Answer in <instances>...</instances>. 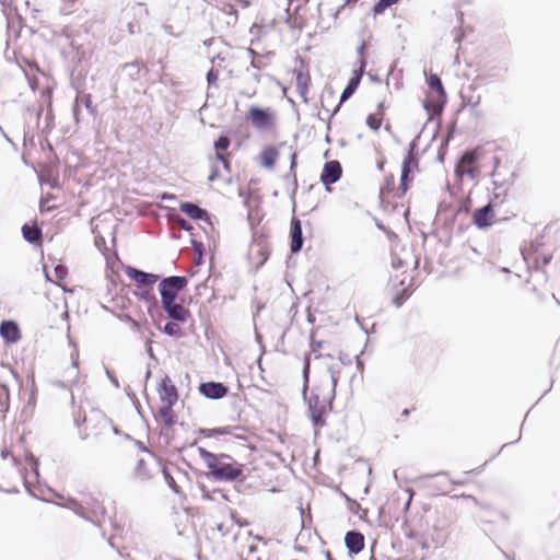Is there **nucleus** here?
I'll list each match as a JSON object with an SVG mask.
<instances>
[{
	"label": "nucleus",
	"mask_w": 560,
	"mask_h": 560,
	"mask_svg": "<svg viewBox=\"0 0 560 560\" xmlns=\"http://www.w3.org/2000/svg\"><path fill=\"white\" fill-rule=\"evenodd\" d=\"M310 358L306 357L303 365V397L307 402L310 418L316 428L326 425V415L332 409V400L335 399L334 389L327 385H317L307 396L308 377H310Z\"/></svg>",
	"instance_id": "1"
},
{
	"label": "nucleus",
	"mask_w": 560,
	"mask_h": 560,
	"mask_svg": "<svg viewBox=\"0 0 560 560\" xmlns=\"http://www.w3.org/2000/svg\"><path fill=\"white\" fill-rule=\"evenodd\" d=\"M198 453L209 469L208 476L213 480L233 482L244 477V465L229 454H214L203 447H198Z\"/></svg>",
	"instance_id": "2"
},
{
	"label": "nucleus",
	"mask_w": 560,
	"mask_h": 560,
	"mask_svg": "<svg viewBox=\"0 0 560 560\" xmlns=\"http://www.w3.org/2000/svg\"><path fill=\"white\" fill-rule=\"evenodd\" d=\"M428 85L436 95L435 97L429 95V100L423 103V107L430 115H440L446 103V92L440 77L435 73L431 74L428 79Z\"/></svg>",
	"instance_id": "3"
},
{
	"label": "nucleus",
	"mask_w": 560,
	"mask_h": 560,
	"mask_svg": "<svg viewBox=\"0 0 560 560\" xmlns=\"http://www.w3.org/2000/svg\"><path fill=\"white\" fill-rule=\"evenodd\" d=\"M188 284V279L184 276H171L163 278L159 283V292L161 295V303L174 302L180 291Z\"/></svg>",
	"instance_id": "4"
},
{
	"label": "nucleus",
	"mask_w": 560,
	"mask_h": 560,
	"mask_svg": "<svg viewBox=\"0 0 560 560\" xmlns=\"http://www.w3.org/2000/svg\"><path fill=\"white\" fill-rule=\"evenodd\" d=\"M419 479L431 495L445 494L452 490L451 479L446 471L423 475Z\"/></svg>",
	"instance_id": "5"
},
{
	"label": "nucleus",
	"mask_w": 560,
	"mask_h": 560,
	"mask_svg": "<svg viewBox=\"0 0 560 560\" xmlns=\"http://www.w3.org/2000/svg\"><path fill=\"white\" fill-rule=\"evenodd\" d=\"M419 136H417L410 143L408 153L405 156L401 165V176H400V185L399 188L401 192L405 194L408 189V182L410 180V174L418 170V159H417V140Z\"/></svg>",
	"instance_id": "6"
},
{
	"label": "nucleus",
	"mask_w": 560,
	"mask_h": 560,
	"mask_svg": "<svg viewBox=\"0 0 560 560\" xmlns=\"http://www.w3.org/2000/svg\"><path fill=\"white\" fill-rule=\"evenodd\" d=\"M248 119L257 129H268L272 125V114L267 108L252 106L248 112Z\"/></svg>",
	"instance_id": "7"
},
{
	"label": "nucleus",
	"mask_w": 560,
	"mask_h": 560,
	"mask_svg": "<svg viewBox=\"0 0 560 560\" xmlns=\"http://www.w3.org/2000/svg\"><path fill=\"white\" fill-rule=\"evenodd\" d=\"M342 175V168L337 160L326 162L320 174V180L325 186L337 183Z\"/></svg>",
	"instance_id": "8"
},
{
	"label": "nucleus",
	"mask_w": 560,
	"mask_h": 560,
	"mask_svg": "<svg viewBox=\"0 0 560 560\" xmlns=\"http://www.w3.org/2000/svg\"><path fill=\"white\" fill-rule=\"evenodd\" d=\"M125 272L131 280L143 288H152V285L159 280L158 275L149 273L131 266H128L125 269Z\"/></svg>",
	"instance_id": "9"
},
{
	"label": "nucleus",
	"mask_w": 560,
	"mask_h": 560,
	"mask_svg": "<svg viewBox=\"0 0 560 560\" xmlns=\"http://www.w3.org/2000/svg\"><path fill=\"white\" fill-rule=\"evenodd\" d=\"M493 162H494V170H493L491 176L494 178L492 184H493V188H494L495 192L493 194V198L491 199V202L498 203V202H503V198L506 194L508 188L512 184V182L499 180L497 178L499 176V172L497 171V168L500 164V159L498 156H494Z\"/></svg>",
	"instance_id": "10"
},
{
	"label": "nucleus",
	"mask_w": 560,
	"mask_h": 560,
	"mask_svg": "<svg viewBox=\"0 0 560 560\" xmlns=\"http://www.w3.org/2000/svg\"><path fill=\"white\" fill-rule=\"evenodd\" d=\"M161 307L174 322L185 323L190 316V312L176 301L161 303Z\"/></svg>",
	"instance_id": "11"
},
{
	"label": "nucleus",
	"mask_w": 560,
	"mask_h": 560,
	"mask_svg": "<svg viewBox=\"0 0 560 560\" xmlns=\"http://www.w3.org/2000/svg\"><path fill=\"white\" fill-rule=\"evenodd\" d=\"M199 392L205 397L214 400L223 398L228 394L229 388L223 383L205 382L199 385Z\"/></svg>",
	"instance_id": "12"
},
{
	"label": "nucleus",
	"mask_w": 560,
	"mask_h": 560,
	"mask_svg": "<svg viewBox=\"0 0 560 560\" xmlns=\"http://www.w3.org/2000/svg\"><path fill=\"white\" fill-rule=\"evenodd\" d=\"M493 217L492 202L490 201L488 205L475 210L472 222L478 229H487L492 225Z\"/></svg>",
	"instance_id": "13"
},
{
	"label": "nucleus",
	"mask_w": 560,
	"mask_h": 560,
	"mask_svg": "<svg viewBox=\"0 0 560 560\" xmlns=\"http://www.w3.org/2000/svg\"><path fill=\"white\" fill-rule=\"evenodd\" d=\"M160 399L170 405L174 406L178 400V393L176 386L172 383L168 376H165L159 387Z\"/></svg>",
	"instance_id": "14"
},
{
	"label": "nucleus",
	"mask_w": 560,
	"mask_h": 560,
	"mask_svg": "<svg viewBox=\"0 0 560 560\" xmlns=\"http://www.w3.org/2000/svg\"><path fill=\"white\" fill-rule=\"evenodd\" d=\"M365 67L366 61L363 58H361L360 68L354 72V75L348 81V84L346 85L345 90L341 93L340 104L349 100L354 94L360 84Z\"/></svg>",
	"instance_id": "15"
},
{
	"label": "nucleus",
	"mask_w": 560,
	"mask_h": 560,
	"mask_svg": "<svg viewBox=\"0 0 560 560\" xmlns=\"http://www.w3.org/2000/svg\"><path fill=\"white\" fill-rule=\"evenodd\" d=\"M0 336L7 343H16L21 339V330L14 320H2Z\"/></svg>",
	"instance_id": "16"
},
{
	"label": "nucleus",
	"mask_w": 560,
	"mask_h": 560,
	"mask_svg": "<svg viewBox=\"0 0 560 560\" xmlns=\"http://www.w3.org/2000/svg\"><path fill=\"white\" fill-rule=\"evenodd\" d=\"M290 238L291 253L298 254L303 247L304 240L301 221L296 218H293L291 221Z\"/></svg>",
	"instance_id": "17"
},
{
	"label": "nucleus",
	"mask_w": 560,
	"mask_h": 560,
	"mask_svg": "<svg viewBox=\"0 0 560 560\" xmlns=\"http://www.w3.org/2000/svg\"><path fill=\"white\" fill-rule=\"evenodd\" d=\"M345 544L350 553L358 555L364 548V536L357 530H349L345 536Z\"/></svg>",
	"instance_id": "18"
},
{
	"label": "nucleus",
	"mask_w": 560,
	"mask_h": 560,
	"mask_svg": "<svg viewBox=\"0 0 560 560\" xmlns=\"http://www.w3.org/2000/svg\"><path fill=\"white\" fill-rule=\"evenodd\" d=\"M179 209L182 212H184L194 220H201L210 223V218L207 210L200 208L198 205L194 202H182Z\"/></svg>",
	"instance_id": "19"
},
{
	"label": "nucleus",
	"mask_w": 560,
	"mask_h": 560,
	"mask_svg": "<svg viewBox=\"0 0 560 560\" xmlns=\"http://www.w3.org/2000/svg\"><path fill=\"white\" fill-rule=\"evenodd\" d=\"M137 295L140 300L148 303V312L152 317L154 316V312H160L159 302L152 288H142Z\"/></svg>",
	"instance_id": "20"
},
{
	"label": "nucleus",
	"mask_w": 560,
	"mask_h": 560,
	"mask_svg": "<svg viewBox=\"0 0 560 560\" xmlns=\"http://www.w3.org/2000/svg\"><path fill=\"white\" fill-rule=\"evenodd\" d=\"M22 235H23V238L26 242H28L30 244L38 245L42 242L43 233H42V230L39 226L30 225V224L25 223L22 226Z\"/></svg>",
	"instance_id": "21"
},
{
	"label": "nucleus",
	"mask_w": 560,
	"mask_h": 560,
	"mask_svg": "<svg viewBox=\"0 0 560 560\" xmlns=\"http://www.w3.org/2000/svg\"><path fill=\"white\" fill-rule=\"evenodd\" d=\"M163 477L167 486L172 489V491L176 494L180 493L179 487L177 485L175 474L178 476H185V474L177 467L168 468L163 467L162 469Z\"/></svg>",
	"instance_id": "22"
},
{
	"label": "nucleus",
	"mask_w": 560,
	"mask_h": 560,
	"mask_svg": "<svg viewBox=\"0 0 560 560\" xmlns=\"http://www.w3.org/2000/svg\"><path fill=\"white\" fill-rule=\"evenodd\" d=\"M294 74L296 80V91L299 95L303 98V101L306 103L310 75L308 73H304L302 70H294Z\"/></svg>",
	"instance_id": "23"
},
{
	"label": "nucleus",
	"mask_w": 560,
	"mask_h": 560,
	"mask_svg": "<svg viewBox=\"0 0 560 560\" xmlns=\"http://www.w3.org/2000/svg\"><path fill=\"white\" fill-rule=\"evenodd\" d=\"M79 102L83 103V105L85 106V108L88 109V112L91 115H93V116L96 115L97 109H96V107L92 103L91 94H84L81 97H79V96L77 97L75 104L73 106V116H74L77 121H79V113H80Z\"/></svg>",
	"instance_id": "24"
},
{
	"label": "nucleus",
	"mask_w": 560,
	"mask_h": 560,
	"mask_svg": "<svg viewBox=\"0 0 560 560\" xmlns=\"http://www.w3.org/2000/svg\"><path fill=\"white\" fill-rule=\"evenodd\" d=\"M132 477L139 481H147L151 479L152 475L148 468L147 462L143 458L138 459L132 471Z\"/></svg>",
	"instance_id": "25"
},
{
	"label": "nucleus",
	"mask_w": 560,
	"mask_h": 560,
	"mask_svg": "<svg viewBox=\"0 0 560 560\" xmlns=\"http://www.w3.org/2000/svg\"><path fill=\"white\" fill-rule=\"evenodd\" d=\"M476 160H477V158L474 152L464 153L455 167L456 175L462 177L464 175V170L468 168V167H472Z\"/></svg>",
	"instance_id": "26"
},
{
	"label": "nucleus",
	"mask_w": 560,
	"mask_h": 560,
	"mask_svg": "<svg viewBox=\"0 0 560 560\" xmlns=\"http://www.w3.org/2000/svg\"><path fill=\"white\" fill-rule=\"evenodd\" d=\"M278 158V151L275 147H267L260 154L261 165L270 168L275 165Z\"/></svg>",
	"instance_id": "27"
},
{
	"label": "nucleus",
	"mask_w": 560,
	"mask_h": 560,
	"mask_svg": "<svg viewBox=\"0 0 560 560\" xmlns=\"http://www.w3.org/2000/svg\"><path fill=\"white\" fill-rule=\"evenodd\" d=\"M292 0L289 1V7H291ZM300 9V5H296L294 9V14L290 12V8L285 10V23L289 25L290 28H302V19L296 15L298 10Z\"/></svg>",
	"instance_id": "28"
},
{
	"label": "nucleus",
	"mask_w": 560,
	"mask_h": 560,
	"mask_svg": "<svg viewBox=\"0 0 560 560\" xmlns=\"http://www.w3.org/2000/svg\"><path fill=\"white\" fill-rule=\"evenodd\" d=\"M172 408L173 406L165 404L159 409V416L163 419L166 427H172L175 423V416Z\"/></svg>",
	"instance_id": "29"
},
{
	"label": "nucleus",
	"mask_w": 560,
	"mask_h": 560,
	"mask_svg": "<svg viewBox=\"0 0 560 560\" xmlns=\"http://www.w3.org/2000/svg\"><path fill=\"white\" fill-rule=\"evenodd\" d=\"M61 506L72 510L77 515H79L85 520H89V516L85 513L84 506L75 499H68L67 502L65 504H62Z\"/></svg>",
	"instance_id": "30"
},
{
	"label": "nucleus",
	"mask_w": 560,
	"mask_h": 560,
	"mask_svg": "<svg viewBox=\"0 0 560 560\" xmlns=\"http://www.w3.org/2000/svg\"><path fill=\"white\" fill-rule=\"evenodd\" d=\"M179 322H167L163 328H160L164 334L171 337L179 338L183 336V331L178 326Z\"/></svg>",
	"instance_id": "31"
},
{
	"label": "nucleus",
	"mask_w": 560,
	"mask_h": 560,
	"mask_svg": "<svg viewBox=\"0 0 560 560\" xmlns=\"http://www.w3.org/2000/svg\"><path fill=\"white\" fill-rule=\"evenodd\" d=\"M122 72L131 80H138L140 74V67L136 62L125 63L121 68Z\"/></svg>",
	"instance_id": "32"
},
{
	"label": "nucleus",
	"mask_w": 560,
	"mask_h": 560,
	"mask_svg": "<svg viewBox=\"0 0 560 560\" xmlns=\"http://www.w3.org/2000/svg\"><path fill=\"white\" fill-rule=\"evenodd\" d=\"M233 428L231 427H223V428H215V429H200L199 433L206 438H211L214 435H225L231 434Z\"/></svg>",
	"instance_id": "33"
},
{
	"label": "nucleus",
	"mask_w": 560,
	"mask_h": 560,
	"mask_svg": "<svg viewBox=\"0 0 560 560\" xmlns=\"http://www.w3.org/2000/svg\"><path fill=\"white\" fill-rule=\"evenodd\" d=\"M296 166V152H292L290 155V173L285 175L284 179H291L293 185V191H295L298 187L296 175L294 173V168Z\"/></svg>",
	"instance_id": "34"
},
{
	"label": "nucleus",
	"mask_w": 560,
	"mask_h": 560,
	"mask_svg": "<svg viewBox=\"0 0 560 560\" xmlns=\"http://www.w3.org/2000/svg\"><path fill=\"white\" fill-rule=\"evenodd\" d=\"M9 410V390L5 386L0 387V417Z\"/></svg>",
	"instance_id": "35"
},
{
	"label": "nucleus",
	"mask_w": 560,
	"mask_h": 560,
	"mask_svg": "<svg viewBox=\"0 0 560 560\" xmlns=\"http://www.w3.org/2000/svg\"><path fill=\"white\" fill-rule=\"evenodd\" d=\"M328 372L330 375V383L326 382V383H322L320 385H327L328 388H332L334 396H336V387H337L338 380H339V371L336 370L334 365H331L328 368Z\"/></svg>",
	"instance_id": "36"
},
{
	"label": "nucleus",
	"mask_w": 560,
	"mask_h": 560,
	"mask_svg": "<svg viewBox=\"0 0 560 560\" xmlns=\"http://www.w3.org/2000/svg\"><path fill=\"white\" fill-rule=\"evenodd\" d=\"M398 1L399 0H378L373 7V12L374 14H382L386 9L390 8Z\"/></svg>",
	"instance_id": "37"
},
{
	"label": "nucleus",
	"mask_w": 560,
	"mask_h": 560,
	"mask_svg": "<svg viewBox=\"0 0 560 560\" xmlns=\"http://www.w3.org/2000/svg\"><path fill=\"white\" fill-rule=\"evenodd\" d=\"M231 141L228 136H220L214 142V149L217 150V153H221L222 151L228 150Z\"/></svg>",
	"instance_id": "38"
},
{
	"label": "nucleus",
	"mask_w": 560,
	"mask_h": 560,
	"mask_svg": "<svg viewBox=\"0 0 560 560\" xmlns=\"http://www.w3.org/2000/svg\"><path fill=\"white\" fill-rule=\"evenodd\" d=\"M221 11L232 18V22L236 23L237 21V10L232 3H224L221 8Z\"/></svg>",
	"instance_id": "39"
},
{
	"label": "nucleus",
	"mask_w": 560,
	"mask_h": 560,
	"mask_svg": "<svg viewBox=\"0 0 560 560\" xmlns=\"http://www.w3.org/2000/svg\"><path fill=\"white\" fill-rule=\"evenodd\" d=\"M366 125L372 129V130H378L381 125H382V119L378 118L375 114H370L366 118Z\"/></svg>",
	"instance_id": "40"
},
{
	"label": "nucleus",
	"mask_w": 560,
	"mask_h": 560,
	"mask_svg": "<svg viewBox=\"0 0 560 560\" xmlns=\"http://www.w3.org/2000/svg\"><path fill=\"white\" fill-rule=\"evenodd\" d=\"M410 292L407 291V289H402L401 292H398L395 298L393 299V303L400 307L404 302L409 298Z\"/></svg>",
	"instance_id": "41"
},
{
	"label": "nucleus",
	"mask_w": 560,
	"mask_h": 560,
	"mask_svg": "<svg viewBox=\"0 0 560 560\" xmlns=\"http://www.w3.org/2000/svg\"><path fill=\"white\" fill-rule=\"evenodd\" d=\"M191 245L195 250V254L199 256L198 258H196V264L199 265L202 259L203 244L199 241L191 240Z\"/></svg>",
	"instance_id": "42"
},
{
	"label": "nucleus",
	"mask_w": 560,
	"mask_h": 560,
	"mask_svg": "<svg viewBox=\"0 0 560 560\" xmlns=\"http://www.w3.org/2000/svg\"><path fill=\"white\" fill-rule=\"evenodd\" d=\"M120 320L125 322V323H128V325L131 326V328H133L135 330H138L140 325L137 320H135L131 316H129L128 314H121L119 316Z\"/></svg>",
	"instance_id": "43"
},
{
	"label": "nucleus",
	"mask_w": 560,
	"mask_h": 560,
	"mask_svg": "<svg viewBox=\"0 0 560 560\" xmlns=\"http://www.w3.org/2000/svg\"><path fill=\"white\" fill-rule=\"evenodd\" d=\"M68 273V269L65 265H57L55 267V275L58 280H63Z\"/></svg>",
	"instance_id": "44"
},
{
	"label": "nucleus",
	"mask_w": 560,
	"mask_h": 560,
	"mask_svg": "<svg viewBox=\"0 0 560 560\" xmlns=\"http://www.w3.org/2000/svg\"><path fill=\"white\" fill-rule=\"evenodd\" d=\"M218 71L210 69L207 73V82L209 85L214 84L218 81Z\"/></svg>",
	"instance_id": "45"
},
{
	"label": "nucleus",
	"mask_w": 560,
	"mask_h": 560,
	"mask_svg": "<svg viewBox=\"0 0 560 560\" xmlns=\"http://www.w3.org/2000/svg\"><path fill=\"white\" fill-rule=\"evenodd\" d=\"M540 259H541L542 265H548L551 260V256H549V255L536 256L535 261H534L536 268H539Z\"/></svg>",
	"instance_id": "46"
},
{
	"label": "nucleus",
	"mask_w": 560,
	"mask_h": 560,
	"mask_svg": "<svg viewBox=\"0 0 560 560\" xmlns=\"http://www.w3.org/2000/svg\"><path fill=\"white\" fill-rule=\"evenodd\" d=\"M178 225L185 231H190L192 229L191 224L185 219H179Z\"/></svg>",
	"instance_id": "47"
},
{
	"label": "nucleus",
	"mask_w": 560,
	"mask_h": 560,
	"mask_svg": "<svg viewBox=\"0 0 560 560\" xmlns=\"http://www.w3.org/2000/svg\"><path fill=\"white\" fill-rule=\"evenodd\" d=\"M215 158H217L220 162H222V164H223V166H224V168H225V170H229V167H230V163H229V161L224 158V155H223V154H221V153H215Z\"/></svg>",
	"instance_id": "48"
},
{
	"label": "nucleus",
	"mask_w": 560,
	"mask_h": 560,
	"mask_svg": "<svg viewBox=\"0 0 560 560\" xmlns=\"http://www.w3.org/2000/svg\"><path fill=\"white\" fill-rule=\"evenodd\" d=\"M27 458L31 460V463L33 464V470L35 472L36 476H38V469H37V460L35 459V457L33 456V454H28L27 455Z\"/></svg>",
	"instance_id": "49"
},
{
	"label": "nucleus",
	"mask_w": 560,
	"mask_h": 560,
	"mask_svg": "<svg viewBox=\"0 0 560 560\" xmlns=\"http://www.w3.org/2000/svg\"><path fill=\"white\" fill-rule=\"evenodd\" d=\"M476 170L474 167H468L464 170V175H468L469 177L474 178L476 176Z\"/></svg>",
	"instance_id": "50"
},
{
	"label": "nucleus",
	"mask_w": 560,
	"mask_h": 560,
	"mask_svg": "<svg viewBox=\"0 0 560 560\" xmlns=\"http://www.w3.org/2000/svg\"><path fill=\"white\" fill-rule=\"evenodd\" d=\"M69 372H70V374H74V375L78 374V362L77 361L72 362V366L70 368Z\"/></svg>",
	"instance_id": "51"
},
{
	"label": "nucleus",
	"mask_w": 560,
	"mask_h": 560,
	"mask_svg": "<svg viewBox=\"0 0 560 560\" xmlns=\"http://www.w3.org/2000/svg\"><path fill=\"white\" fill-rule=\"evenodd\" d=\"M250 66H252L254 69H257V70H260V69H261V63H260V61L256 60V58L252 60Z\"/></svg>",
	"instance_id": "52"
},
{
	"label": "nucleus",
	"mask_w": 560,
	"mask_h": 560,
	"mask_svg": "<svg viewBox=\"0 0 560 560\" xmlns=\"http://www.w3.org/2000/svg\"><path fill=\"white\" fill-rule=\"evenodd\" d=\"M393 267L398 269L400 267H402V260L401 259H394L393 262H392Z\"/></svg>",
	"instance_id": "53"
},
{
	"label": "nucleus",
	"mask_w": 560,
	"mask_h": 560,
	"mask_svg": "<svg viewBox=\"0 0 560 560\" xmlns=\"http://www.w3.org/2000/svg\"><path fill=\"white\" fill-rule=\"evenodd\" d=\"M107 375L109 376L110 382L113 383V385L118 388L119 387L118 380L115 376H112L108 371H107Z\"/></svg>",
	"instance_id": "54"
},
{
	"label": "nucleus",
	"mask_w": 560,
	"mask_h": 560,
	"mask_svg": "<svg viewBox=\"0 0 560 560\" xmlns=\"http://www.w3.org/2000/svg\"><path fill=\"white\" fill-rule=\"evenodd\" d=\"M217 177H218V171L215 168H213L211 174L209 175L208 179L210 182H213Z\"/></svg>",
	"instance_id": "55"
},
{
	"label": "nucleus",
	"mask_w": 560,
	"mask_h": 560,
	"mask_svg": "<svg viewBox=\"0 0 560 560\" xmlns=\"http://www.w3.org/2000/svg\"><path fill=\"white\" fill-rule=\"evenodd\" d=\"M364 49H365V45H364V44L360 45V46L358 47V49H357L358 55H359V56H362V55H363V52H364Z\"/></svg>",
	"instance_id": "56"
},
{
	"label": "nucleus",
	"mask_w": 560,
	"mask_h": 560,
	"mask_svg": "<svg viewBox=\"0 0 560 560\" xmlns=\"http://www.w3.org/2000/svg\"><path fill=\"white\" fill-rule=\"evenodd\" d=\"M54 384L56 386L60 387V388H66L67 387V385H66V383L63 381H56Z\"/></svg>",
	"instance_id": "57"
},
{
	"label": "nucleus",
	"mask_w": 560,
	"mask_h": 560,
	"mask_svg": "<svg viewBox=\"0 0 560 560\" xmlns=\"http://www.w3.org/2000/svg\"><path fill=\"white\" fill-rule=\"evenodd\" d=\"M463 483H464V481L451 479V487L452 486H460Z\"/></svg>",
	"instance_id": "58"
},
{
	"label": "nucleus",
	"mask_w": 560,
	"mask_h": 560,
	"mask_svg": "<svg viewBox=\"0 0 560 560\" xmlns=\"http://www.w3.org/2000/svg\"><path fill=\"white\" fill-rule=\"evenodd\" d=\"M238 3L243 7V8H247L249 5V1L248 0H238Z\"/></svg>",
	"instance_id": "59"
},
{
	"label": "nucleus",
	"mask_w": 560,
	"mask_h": 560,
	"mask_svg": "<svg viewBox=\"0 0 560 560\" xmlns=\"http://www.w3.org/2000/svg\"><path fill=\"white\" fill-rule=\"evenodd\" d=\"M248 54L253 57V59L258 57V54L252 48H248Z\"/></svg>",
	"instance_id": "60"
},
{
	"label": "nucleus",
	"mask_w": 560,
	"mask_h": 560,
	"mask_svg": "<svg viewBox=\"0 0 560 560\" xmlns=\"http://www.w3.org/2000/svg\"><path fill=\"white\" fill-rule=\"evenodd\" d=\"M102 243H105V241H104V238H103V237H96V238H95V245H96V246H100V244H102Z\"/></svg>",
	"instance_id": "61"
},
{
	"label": "nucleus",
	"mask_w": 560,
	"mask_h": 560,
	"mask_svg": "<svg viewBox=\"0 0 560 560\" xmlns=\"http://www.w3.org/2000/svg\"><path fill=\"white\" fill-rule=\"evenodd\" d=\"M9 455H10V452L8 450H2L1 451L2 458H7Z\"/></svg>",
	"instance_id": "62"
},
{
	"label": "nucleus",
	"mask_w": 560,
	"mask_h": 560,
	"mask_svg": "<svg viewBox=\"0 0 560 560\" xmlns=\"http://www.w3.org/2000/svg\"><path fill=\"white\" fill-rule=\"evenodd\" d=\"M460 40H462V35L459 34V31H456L455 42L459 43Z\"/></svg>",
	"instance_id": "63"
},
{
	"label": "nucleus",
	"mask_w": 560,
	"mask_h": 560,
	"mask_svg": "<svg viewBox=\"0 0 560 560\" xmlns=\"http://www.w3.org/2000/svg\"><path fill=\"white\" fill-rule=\"evenodd\" d=\"M410 413V410L409 409H404L402 412H401V416L402 417H408Z\"/></svg>",
	"instance_id": "64"
}]
</instances>
